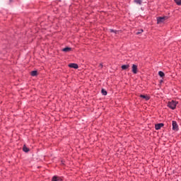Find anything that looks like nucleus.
Returning a JSON list of instances; mask_svg holds the SVG:
<instances>
[{
    "mask_svg": "<svg viewBox=\"0 0 181 181\" xmlns=\"http://www.w3.org/2000/svg\"><path fill=\"white\" fill-rule=\"evenodd\" d=\"M162 127H163V123L157 124L155 125V129L156 130H158V129H160V128H162Z\"/></svg>",
    "mask_w": 181,
    "mask_h": 181,
    "instance_id": "obj_6",
    "label": "nucleus"
},
{
    "mask_svg": "<svg viewBox=\"0 0 181 181\" xmlns=\"http://www.w3.org/2000/svg\"><path fill=\"white\" fill-rule=\"evenodd\" d=\"M144 32V30H139L138 32L136 33V35H141Z\"/></svg>",
    "mask_w": 181,
    "mask_h": 181,
    "instance_id": "obj_17",
    "label": "nucleus"
},
{
    "mask_svg": "<svg viewBox=\"0 0 181 181\" xmlns=\"http://www.w3.org/2000/svg\"><path fill=\"white\" fill-rule=\"evenodd\" d=\"M168 18L167 17H159L157 19V23H162L165 22V20H166Z\"/></svg>",
    "mask_w": 181,
    "mask_h": 181,
    "instance_id": "obj_3",
    "label": "nucleus"
},
{
    "mask_svg": "<svg viewBox=\"0 0 181 181\" xmlns=\"http://www.w3.org/2000/svg\"><path fill=\"white\" fill-rule=\"evenodd\" d=\"M140 97L141 98H144V100H146V101H148V100H149V96L148 95H141Z\"/></svg>",
    "mask_w": 181,
    "mask_h": 181,
    "instance_id": "obj_8",
    "label": "nucleus"
},
{
    "mask_svg": "<svg viewBox=\"0 0 181 181\" xmlns=\"http://www.w3.org/2000/svg\"><path fill=\"white\" fill-rule=\"evenodd\" d=\"M158 75L160 76V77H165V73H163L162 71H160L158 72Z\"/></svg>",
    "mask_w": 181,
    "mask_h": 181,
    "instance_id": "obj_14",
    "label": "nucleus"
},
{
    "mask_svg": "<svg viewBox=\"0 0 181 181\" xmlns=\"http://www.w3.org/2000/svg\"><path fill=\"white\" fill-rule=\"evenodd\" d=\"M132 73H134V74H136V73H138V66L135 64L132 65Z\"/></svg>",
    "mask_w": 181,
    "mask_h": 181,
    "instance_id": "obj_4",
    "label": "nucleus"
},
{
    "mask_svg": "<svg viewBox=\"0 0 181 181\" xmlns=\"http://www.w3.org/2000/svg\"><path fill=\"white\" fill-rule=\"evenodd\" d=\"M173 130L179 131V125H177V122H176V121H173Z\"/></svg>",
    "mask_w": 181,
    "mask_h": 181,
    "instance_id": "obj_2",
    "label": "nucleus"
},
{
    "mask_svg": "<svg viewBox=\"0 0 181 181\" xmlns=\"http://www.w3.org/2000/svg\"><path fill=\"white\" fill-rule=\"evenodd\" d=\"M110 30V32H111L112 33H115V34L118 33V31H117V30H112V29H111V30Z\"/></svg>",
    "mask_w": 181,
    "mask_h": 181,
    "instance_id": "obj_18",
    "label": "nucleus"
},
{
    "mask_svg": "<svg viewBox=\"0 0 181 181\" xmlns=\"http://www.w3.org/2000/svg\"><path fill=\"white\" fill-rule=\"evenodd\" d=\"M63 52H65V53H67L69 52H71V47H65L62 49Z\"/></svg>",
    "mask_w": 181,
    "mask_h": 181,
    "instance_id": "obj_7",
    "label": "nucleus"
},
{
    "mask_svg": "<svg viewBox=\"0 0 181 181\" xmlns=\"http://www.w3.org/2000/svg\"><path fill=\"white\" fill-rule=\"evenodd\" d=\"M127 69H129V64H127V65H122V70H127Z\"/></svg>",
    "mask_w": 181,
    "mask_h": 181,
    "instance_id": "obj_10",
    "label": "nucleus"
},
{
    "mask_svg": "<svg viewBox=\"0 0 181 181\" xmlns=\"http://www.w3.org/2000/svg\"><path fill=\"white\" fill-rule=\"evenodd\" d=\"M101 93L103 95H107V90L105 89H102Z\"/></svg>",
    "mask_w": 181,
    "mask_h": 181,
    "instance_id": "obj_15",
    "label": "nucleus"
},
{
    "mask_svg": "<svg viewBox=\"0 0 181 181\" xmlns=\"http://www.w3.org/2000/svg\"><path fill=\"white\" fill-rule=\"evenodd\" d=\"M99 67L101 69L103 67V64H100Z\"/></svg>",
    "mask_w": 181,
    "mask_h": 181,
    "instance_id": "obj_19",
    "label": "nucleus"
},
{
    "mask_svg": "<svg viewBox=\"0 0 181 181\" xmlns=\"http://www.w3.org/2000/svg\"><path fill=\"white\" fill-rule=\"evenodd\" d=\"M23 151L24 152H29V148L26 147V146L24 145L23 147Z\"/></svg>",
    "mask_w": 181,
    "mask_h": 181,
    "instance_id": "obj_11",
    "label": "nucleus"
},
{
    "mask_svg": "<svg viewBox=\"0 0 181 181\" xmlns=\"http://www.w3.org/2000/svg\"><path fill=\"white\" fill-rule=\"evenodd\" d=\"M31 76H33V77H35V76H37V71H31Z\"/></svg>",
    "mask_w": 181,
    "mask_h": 181,
    "instance_id": "obj_12",
    "label": "nucleus"
},
{
    "mask_svg": "<svg viewBox=\"0 0 181 181\" xmlns=\"http://www.w3.org/2000/svg\"><path fill=\"white\" fill-rule=\"evenodd\" d=\"M52 181H62V180H60V178L56 175H54L53 177H52Z\"/></svg>",
    "mask_w": 181,
    "mask_h": 181,
    "instance_id": "obj_9",
    "label": "nucleus"
},
{
    "mask_svg": "<svg viewBox=\"0 0 181 181\" xmlns=\"http://www.w3.org/2000/svg\"><path fill=\"white\" fill-rule=\"evenodd\" d=\"M177 5H181V0H174Z\"/></svg>",
    "mask_w": 181,
    "mask_h": 181,
    "instance_id": "obj_16",
    "label": "nucleus"
},
{
    "mask_svg": "<svg viewBox=\"0 0 181 181\" xmlns=\"http://www.w3.org/2000/svg\"><path fill=\"white\" fill-rule=\"evenodd\" d=\"M178 103L175 100H171L168 103V107L171 110H175L176 108V105H177Z\"/></svg>",
    "mask_w": 181,
    "mask_h": 181,
    "instance_id": "obj_1",
    "label": "nucleus"
},
{
    "mask_svg": "<svg viewBox=\"0 0 181 181\" xmlns=\"http://www.w3.org/2000/svg\"><path fill=\"white\" fill-rule=\"evenodd\" d=\"M135 4L137 5H141L142 4V0H134Z\"/></svg>",
    "mask_w": 181,
    "mask_h": 181,
    "instance_id": "obj_13",
    "label": "nucleus"
},
{
    "mask_svg": "<svg viewBox=\"0 0 181 181\" xmlns=\"http://www.w3.org/2000/svg\"><path fill=\"white\" fill-rule=\"evenodd\" d=\"M69 67H71V69H78V65L77 64H69Z\"/></svg>",
    "mask_w": 181,
    "mask_h": 181,
    "instance_id": "obj_5",
    "label": "nucleus"
}]
</instances>
